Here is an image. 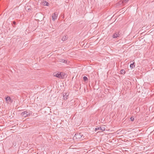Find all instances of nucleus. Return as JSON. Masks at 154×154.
<instances>
[{
  "label": "nucleus",
  "mask_w": 154,
  "mask_h": 154,
  "mask_svg": "<svg viewBox=\"0 0 154 154\" xmlns=\"http://www.w3.org/2000/svg\"><path fill=\"white\" fill-rule=\"evenodd\" d=\"M84 137L82 133H77L75 134L73 138L74 140L76 139L77 140H83Z\"/></svg>",
  "instance_id": "nucleus-1"
},
{
  "label": "nucleus",
  "mask_w": 154,
  "mask_h": 154,
  "mask_svg": "<svg viewBox=\"0 0 154 154\" xmlns=\"http://www.w3.org/2000/svg\"><path fill=\"white\" fill-rule=\"evenodd\" d=\"M30 114V112L27 111H24L21 114L22 116L25 117L28 116Z\"/></svg>",
  "instance_id": "nucleus-2"
},
{
  "label": "nucleus",
  "mask_w": 154,
  "mask_h": 154,
  "mask_svg": "<svg viewBox=\"0 0 154 154\" xmlns=\"http://www.w3.org/2000/svg\"><path fill=\"white\" fill-rule=\"evenodd\" d=\"M100 130L101 131H104L105 130V127L104 125H102L101 126L97 127L96 128L95 131Z\"/></svg>",
  "instance_id": "nucleus-3"
},
{
  "label": "nucleus",
  "mask_w": 154,
  "mask_h": 154,
  "mask_svg": "<svg viewBox=\"0 0 154 154\" xmlns=\"http://www.w3.org/2000/svg\"><path fill=\"white\" fill-rule=\"evenodd\" d=\"M52 20L54 21L57 19L58 17V14L56 12H55L54 14H52Z\"/></svg>",
  "instance_id": "nucleus-4"
},
{
  "label": "nucleus",
  "mask_w": 154,
  "mask_h": 154,
  "mask_svg": "<svg viewBox=\"0 0 154 154\" xmlns=\"http://www.w3.org/2000/svg\"><path fill=\"white\" fill-rule=\"evenodd\" d=\"M53 75L54 76H56L58 78L60 79V73H59L58 72H54L53 73Z\"/></svg>",
  "instance_id": "nucleus-5"
},
{
  "label": "nucleus",
  "mask_w": 154,
  "mask_h": 154,
  "mask_svg": "<svg viewBox=\"0 0 154 154\" xmlns=\"http://www.w3.org/2000/svg\"><path fill=\"white\" fill-rule=\"evenodd\" d=\"M5 100L7 103H9L10 102L11 103L12 102L11 100V99L10 97L8 96L5 98Z\"/></svg>",
  "instance_id": "nucleus-6"
},
{
  "label": "nucleus",
  "mask_w": 154,
  "mask_h": 154,
  "mask_svg": "<svg viewBox=\"0 0 154 154\" xmlns=\"http://www.w3.org/2000/svg\"><path fill=\"white\" fill-rule=\"evenodd\" d=\"M60 79H63L66 75V74L64 73L61 72H60Z\"/></svg>",
  "instance_id": "nucleus-7"
},
{
  "label": "nucleus",
  "mask_w": 154,
  "mask_h": 154,
  "mask_svg": "<svg viewBox=\"0 0 154 154\" xmlns=\"http://www.w3.org/2000/svg\"><path fill=\"white\" fill-rule=\"evenodd\" d=\"M129 0H122L120 2V3L125 4Z\"/></svg>",
  "instance_id": "nucleus-8"
},
{
  "label": "nucleus",
  "mask_w": 154,
  "mask_h": 154,
  "mask_svg": "<svg viewBox=\"0 0 154 154\" xmlns=\"http://www.w3.org/2000/svg\"><path fill=\"white\" fill-rule=\"evenodd\" d=\"M68 38V37L67 36H64L62 37V40L63 41H65Z\"/></svg>",
  "instance_id": "nucleus-9"
},
{
  "label": "nucleus",
  "mask_w": 154,
  "mask_h": 154,
  "mask_svg": "<svg viewBox=\"0 0 154 154\" xmlns=\"http://www.w3.org/2000/svg\"><path fill=\"white\" fill-rule=\"evenodd\" d=\"M42 4L43 5H46V6H48V3L45 1H44L43 2H42Z\"/></svg>",
  "instance_id": "nucleus-10"
},
{
  "label": "nucleus",
  "mask_w": 154,
  "mask_h": 154,
  "mask_svg": "<svg viewBox=\"0 0 154 154\" xmlns=\"http://www.w3.org/2000/svg\"><path fill=\"white\" fill-rule=\"evenodd\" d=\"M134 62L131 64L130 65V67L132 69L135 67V65H134Z\"/></svg>",
  "instance_id": "nucleus-11"
},
{
  "label": "nucleus",
  "mask_w": 154,
  "mask_h": 154,
  "mask_svg": "<svg viewBox=\"0 0 154 154\" xmlns=\"http://www.w3.org/2000/svg\"><path fill=\"white\" fill-rule=\"evenodd\" d=\"M60 62H62V63H66L67 61L66 60H65L63 59H61V60H60Z\"/></svg>",
  "instance_id": "nucleus-12"
},
{
  "label": "nucleus",
  "mask_w": 154,
  "mask_h": 154,
  "mask_svg": "<svg viewBox=\"0 0 154 154\" xmlns=\"http://www.w3.org/2000/svg\"><path fill=\"white\" fill-rule=\"evenodd\" d=\"M120 72L122 74H124L125 73V71L124 70L122 69L120 71Z\"/></svg>",
  "instance_id": "nucleus-13"
},
{
  "label": "nucleus",
  "mask_w": 154,
  "mask_h": 154,
  "mask_svg": "<svg viewBox=\"0 0 154 154\" xmlns=\"http://www.w3.org/2000/svg\"><path fill=\"white\" fill-rule=\"evenodd\" d=\"M118 36V35L116 34H114L113 35V38H116Z\"/></svg>",
  "instance_id": "nucleus-14"
},
{
  "label": "nucleus",
  "mask_w": 154,
  "mask_h": 154,
  "mask_svg": "<svg viewBox=\"0 0 154 154\" xmlns=\"http://www.w3.org/2000/svg\"><path fill=\"white\" fill-rule=\"evenodd\" d=\"M83 79L85 81H86L88 80V78L86 76H84L83 77Z\"/></svg>",
  "instance_id": "nucleus-15"
},
{
  "label": "nucleus",
  "mask_w": 154,
  "mask_h": 154,
  "mask_svg": "<svg viewBox=\"0 0 154 154\" xmlns=\"http://www.w3.org/2000/svg\"><path fill=\"white\" fill-rule=\"evenodd\" d=\"M131 119L132 121H133L134 120V118L133 117H131Z\"/></svg>",
  "instance_id": "nucleus-16"
},
{
  "label": "nucleus",
  "mask_w": 154,
  "mask_h": 154,
  "mask_svg": "<svg viewBox=\"0 0 154 154\" xmlns=\"http://www.w3.org/2000/svg\"><path fill=\"white\" fill-rule=\"evenodd\" d=\"M13 23H14V24H16V22H15V21H14V22H13Z\"/></svg>",
  "instance_id": "nucleus-17"
},
{
  "label": "nucleus",
  "mask_w": 154,
  "mask_h": 154,
  "mask_svg": "<svg viewBox=\"0 0 154 154\" xmlns=\"http://www.w3.org/2000/svg\"><path fill=\"white\" fill-rule=\"evenodd\" d=\"M68 95H66V99H67V97H68Z\"/></svg>",
  "instance_id": "nucleus-18"
},
{
  "label": "nucleus",
  "mask_w": 154,
  "mask_h": 154,
  "mask_svg": "<svg viewBox=\"0 0 154 154\" xmlns=\"http://www.w3.org/2000/svg\"><path fill=\"white\" fill-rule=\"evenodd\" d=\"M63 96L64 97V94H63Z\"/></svg>",
  "instance_id": "nucleus-19"
}]
</instances>
